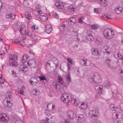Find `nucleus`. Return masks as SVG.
Masks as SVG:
<instances>
[{
	"label": "nucleus",
	"instance_id": "2",
	"mask_svg": "<svg viewBox=\"0 0 123 123\" xmlns=\"http://www.w3.org/2000/svg\"><path fill=\"white\" fill-rule=\"evenodd\" d=\"M13 93L12 92V91H10L7 92L5 94V96L7 98H8L6 100L7 104L4 105V107L6 108L9 111L11 110V107L12 105V102L11 101V98Z\"/></svg>",
	"mask_w": 123,
	"mask_h": 123
},
{
	"label": "nucleus",
	"instance_id": "47",
	"mask_svg": "<svg viewBox=\"0 0 123 123\" xmlns=\"http://www.w3.org/2000/svg\"><path fill=\"white\" fill-rule=\"evenodd\" d=\"M4 81H5L4 80L3 78H2V75L0 74V83H2Z\"/></svg>",
	"mask_w": 123,
	"mask_h": 123
},
{
	"label": "nucleus",
	"instance_id": "13",
	"mask_svg": "<svg viewBox=\"0 0 123 123\" xmlns=\"http://www.w3.org/2000/svg\"><path fill=\"white\" fill-rule=\"evenodd\" d=\"M99 77V74L98 73H96L92 74L91 76L89 78V80L91 82L94 81V78L96 79Z\"/></svg>",
	"mask_w": 123,
	"mask_h": 123
},
{
	"label": "nucleus",
	"instance_id": "35",
	"mask_svg": "<svg viewBox=\"0 0 123 123\" xmlns=\"http://www.w3.org/2000/svg\"><path fill=\"white\" fill-rule=\"evenodd\" d=\"M103 17L104 18H106L108 19L112 18L111 16L109 14H105L103 15Z\"/></svg>",
	"mask_w": 123,
	"mask_h": 123
},
{
	"label": "nucleus",
	"instance_id": "23",
	"mask_svg": "<svg viewBox=\"0 0 123 123\" xmlns=\"http://www.w3.org/2000/svg\"><path fill=\"white\" fill-rule=\"evenodd\" d=\"M99 3L102 6H105L107 5L106 0H98Z\"/></svg>",
	"mask_w": 123,
	"mask_h": 123
},
{
	"label": "nucleus",
	"instance_id": "49",
	"mask_svg": "<svg viewBox=\"0 0 123 123\" xmlns=\"http://www.w3.org/2000/svg\"><path fill=\"white\" fill-rule=\"evenodd\" d=\"M52 16L53 17V18H58L59 16L56 13H54L52 14Z\"/></svg>",
	"mask_w": 123,
	"mask_h": 123
},
{
	"label": "nucleus",
	"instance_id": "51",
	"mask_svg": "<svg viewBox=\"0 0 123 123\" xmlns=\"http://www.w3.org/2000/svg\"><path fill=\"white\" fill-rule=\"evenodd\" d=\"M67 66L68 70V71H69L71 69V66L70 64L69 63H67Z\"/></svg>",
	"mask_w": 123,
	"mask_h": 123
},
{
	"label": "nucleus",
	"instance_id": "18",
	"mask_svg": "<svg viewBox=\"0 0 123 123\" xmlns=\"http://www.w3.org/2000/svg\"><path fill=\"white\" fill-rule=\"evenodd\" d=\"M55 5L57 8L58 9H61L63 8V4L61 2H56L55 3Z\"/></svg>",
	"mask_w": 123,
	"mask_h": 123
},
{
	"label": "nucleus",
	"instance_id": "45",
	"mask_svg": "<svg viewBox=\"0 0 123 123\" xmlns=\"http://www.w3.org/2000/svg\"><path fill=\"white\" fill-rule=\"evenodd\" d=\"M94 12L97 13H99L100 12V10L98 8H94Z\"/></svg>",
	"mask_w": 123,
	"mask_h": 123
},
{
	"label": "nucleus",
	"instance_id": "15",
	"mask_svg": "<svg viewBox=\"0 0 123 123\" xmlns=\"http://www.w3.org/2000/svg\"><path fill=\"white\" fill-rule=\"evenodd\" d=\"M76 118L79 122H82L84 119V115L81 114L77 115L76 116Z\"/></svg>",
	"mask_w": 123,
	"mask_h": 123
},
{
	"label": "nucleus",
	"instance_id": "27",
	"mask_svg": "<svg viewBox=\"0 0 123 123\" xmlns=\"http://www.w3.org/2000/svg\"><path fill=\"white\" fill-rule=\"evenodd\" d=\"M70 74V72H68L67 74L66 77V78L67 81V84H69L71 81V79Z\"/></svg>",
	"mask_w": 123,
	"mask_h": 123
},
{
	"label": "nucleus",
	"instance_id": "59",
	"mask_svg": "<svg viewBox=\"0 0 123 123\" xmlns=\"http://www.w3.org/2000/svg\"><path fill=\"white\" fill-rule=\"evenodd\" d=\"M37 13L38 14L40 15L42 14V12L40 10H39L37 11Z\"/></svg>",
	"mask_w": 123,
	"mask_h": 123
},
{
	"label": "nucleus",
	"instance_id": "48",
	"mask_svg": "<svg viewBox=\"0 0 123 123\" xmlns=\"http://www.w3.org/2000/svg\"><path fill=\"white\" fill-rule=\"evenodd\" d=\"M91 27L93 30H96L97 29V26L95 25H91Z\"/></svg>",
	"mask_w": 123,
	"mask_h": 123
},
{
	"label": "nucleus",
	"instance_id": "1",
	"mask_svg": "<svg viewBox=\"0 0 123 123\" xmlns=\"http://www.w3.org/2000/svg\"><path fill=\"white\" fill-rule=\"evenodd\" d=\"M61 100L65 103H67L70 101L75 106L78 105L80 103L79 101H77L76 97L75 96H72L70 97L68 94L64 93L61 96Z\"/></svg>",
	"mask_w": 123,
	"mask_h": 123
},
{
	"label": "nucleus",
	"instance_id": "12",
	"mask_svg": "<svg viewBox=\"0 0 123 123\" xmlns=\"http://www.w3.org/2000/svg\"><path fill=\"white\" fill-rule=\"evenodd\" d=\"M45 29L46 32L48 34L50 33L52 30L51 26L49 24H47L46 25Z\"/></svg>",
	"mask_w": 123,
	"mask_h": 123
},
{
	"label": "nucleus",
	"instance_id": "43",
	"mask_svg": "<svg viewBox=\"0 0 123 123\" xmlns=\"http://www.w3.org/2000/svg\"><path fill=\"white\" fill-rule=\"evenodd\" d=\"M55 92L54 90H52L50 91L49 94V95L50 97L53 96L55 95Z\"/></svg>",
	"mask_w": 123,
	"mask_h": 123
},
{
	"label": "nucleus",
	"instance_id": "57",
	"mask_svg": "<svg viewBox=\"0 0 123 123\" xmlns=\"http://www.w3.org/2000/svg\"><path fill=\"white\" fill-rule=\"evenodd\" d=\"M114 114L115 115L116 118H118L119 115V113H116V112H115L114 113Z\"/></svg>",
	"mask_w": 123,
	"mask_h": 123
},
{
	"label": "nucleus",
	"instance_id": "17",
	"mask_svg": "<svg viewBox=\"0 0 123 123\" xmlns=\"http://www.w3.org/2000/svg\"><path fill=\"white\" fill-rule=\"evenodd\" d=\"M75 116V115L74 112L72 111H69L68 113L67 117L69 118L72 119Z\"/></svg>",
	"mask_w": 123,
	"mask_h": 123
},
{
	"label": "nucleus",
	"instance_id": "5",
	"mask_svg": "<svg viewBox=\"0 0 123 123\" xmlns=\"http://www.w3.org/2000/svg\"><path fill=\"white\" fill-rule=\"evenodd\" d=\"M98 112L96 111L95 109L93 110L92 111H90L88 113L89 116L94 119H96L97 117V114Z\"/></svg>",
	"mask_w": 123,
	"mask_h": 123
},
{
	"label": "nucleus",
	"instance_id": "54",
	"mask_svg": "<svg viewBox=\"0 0 123 123\" xmlns=\"http://www.w3.org/2000/svg\"><path fill=\"white\" fill-rule=\"evenodd\" d=\"M20 40L18 39H14V41H13V42H14V43H17L18 44H19Z\"/></svg>",
	"mask_w": 123,
	"mask_h": 123
},
{
	"label": "nucleus",
	"instance_id": "37",
	"mask_svg": "<svg viewBox=\"0 0 123 123\" xmlns=\"http://www.w3.org/2000/svg\"><path fill=\"white\" fill-rule=\"evenodd\" d=\"M33 79V78H31L29 80L30 84L32 85H35L37 83V81H34L33 80H32V79Z\"/></svg>",
	"mask_w": 123,
	"mask_h": 123
},
{
	"label": "nucleus",
	"instance_id": "8",
	"mask_svg": "<svg viewBox=\"0 0 123 123\" xmlns=\"http://www.w3.org/2000/svg\"><path fill=\"white\" fill-rule=\"evenodd\" d=\"M53 85L55 89L57 90H59L61 88V85L58 81H54L53 83Z\"/></svg>",
	"mask_w": 123,
	"mask_h": 123
},
{
	"label": "nucleus",
	"instance_id": "31",
	"mask_svg": "<svg viewBox=\"0 0 123 123\" xmlns=\"http://www.w3.org/2000/svg\"><path fill=\"white\" fill-rule=\"evenodd\" d=\"M96 44L98 45H101L103 43V40L101 38L99 39L97 38L96 39V40L95 41Z\"/></svg>",
	"mask_w": 123,
	"mask_h": 123
},
{
	"label": "nucleus",
	"instance_id": "52",
	"mask_svg": "<svg viewBox=\"0 0 123 123\" xmlns=\"http://www.w3.org/2000/svg\"><path fill=\"white\" fill-rule=\"evenodd\" d=\"M111 61V60L109 59V58H107L106 59V62L108 64V65L109 66L110 65V64H109L110 62Z\"/></svg>",
	"mask_w": 123,
	"mask_h": 123
},
{
	"label": "nucleus",
	"instance_id": "33",
	"mask_svg": "<svg viewBox=\"0 0 123 123\" xmlns=\"http://www.w3.org/2000/svg\"><path fill=\"white\" fill-rule=\"evenodd\" d=\"M119 53L117 51L115 52L114 54V57L116 58L118 60L120 58V56H119Z\"/></svg>",
	"mask_w": 123,
	"mask_h": 123
},
{
	"label": "nucleus",
	"instance_id": "29",
	"mask_svg": "<svg viewBox=\"0 0 123 123\" xmlns=\"http://www.w3.org/2000/svg\"><path fill=\"white\" fill-rule=\"evenodd\" d=\"M87 106V103H86L84 102L81 104L80 107L81 109H86Z\"/></svg>",
	"mask_w": 123,
	"mask_h": 123
},
{
	"label": "nucleus",
	"instance_id": "41",
	"mask_svg": "<svg viewBox=\"0 0 123 123\" xmlns=\"http://www.w3.org/2000/svg\"><path fill=\"white\" fill-rule=\"evenodd\" d=\"M72 34L73 35L75 36L76 37V39L77 40H79V39L77 37L78 35V32L77 31H73L72 32Z\"/></svg>",
	"mask_w": 123,
	"mask_h": 123
},
{
	"label": "nucleus",
	"instance_id": "46",
	"mask_svg": "<svg viewBox=\"0 0 123 123\" xmlns=\"http://www.w3.org/2000/svg\"><path fill=\"white\" fill-rule=\"evenodd\" d=\"M40 75V76H37V77L40 78V80H46V78H45L44 76H42V75Z\"/></svg>",
	"mask_w": 123,
	"mask_h": 123
},
{
	"label": "nucleus",
	"instance_id": "6",
	"mask_svg": "<svg viewBox=\"0 0 123 123\" xmlns=\"http://www.w3.org/2000/svg\"><path fill=\"white\" fill-rule=\"evenodd\" d=\"M37 60L36 59H31L27 62V64L31 68H34L37 65Z\"/></svg>",
	"mask_w": 123,
	"mask_h": 123
},
{
	"label": "nucleus",
	"instance_id": "36",
	"mask_svg": "<svg viewBox=\"0 0 123 123\" xmlns=\"http://www.w3.org/2000/svg\"><path fill=\"white\" fill-rule=\"evenodd\" d=\"M58 82L60 83L61 84V85H62L63 83V81L62 78L61 76H59L58 77Z\"/></svg>",
	"mask_w": 123,
	"mask_h": 123
},
{
	"label": "nucleus",
	"instance_id": "64",
	"mask_svg": "<svg viewBox=\"0 0 123 123\" xmlns=\"http://www.w3.org/2000/svg\"><path fill=\"white\" fill-rule=\"evenodd\" d=\"M12 75L14 76H15L16 75V73L15 72H14V71H12Z\"/></svg>",
	"mask_w": 123,
	"mask_h": 123
},
{
	"label": "nucleus",
	"instance_id": "20",
	"mask_svg": "<svg viewBox=\"0 0 123 123\" xmlns=\"http://www.w3.org/2000/svg\"><path fill=\"white\" fill-rule=\"evenodd\" d=\"M102 86H100L98 84H97L95 86V90L97 91H99L98 92L101 94L102 92Z\"/></svg>",
	"mask_w": 123,
	"mask_h": 123
},
{
	"label": "nucleus",
	"instance_id": "32",
	"mask_svg": "<svg viewBox=\"0 0 123 123\" xmlns=\"http://www.w3.org/2000/svg\"><path fill=\"white\" fill-rule=\"evenodd\" d=\"M37 36H35L34 35H32L30 37L31 40L37 42Z\"/></svg>",
	"mask_w": 123,
	"mask_h": 123
},
{
	"label": "nucleus",
	"instance_id": "44",
	"mask_svg": "<svg viewBox=\"0 0 123 123\" xmlns=\"http://www.w3.org/2000/svg\"><path fill=\"white\" fill-rule=\"evenodd\" d=\"M45 114L46 115V117L48 119H49L50 118H52V116L51 115L49 114L48 112H46L45 113Z\"/></svg>",
	"mask_w": 123,
	"mask_h": 123
},
{
	"label": "nucleus",
	"instance_id": "40",
	"mask_svg": "<svg viewBox=\"0 0 123 123\" xmlns=\"http://www.w3.org/2000/svg\"><path fill=\"white\" fill-rule=\"evenodd\" d=\"M39 18L41 20L44 21L47 19V17L41 15L39 16Z\"/></svg>",
	"mask_w": 123,
	"mask_h": 123
},
{
	"label": "nucleus",
	"instance_id": "61",
	"mask_svg": "<svg viewBox=\"0 0 123 123\" xmlns=\"http://www.w3.org/2000/svg\"><path fill=\"white\" fill-rule=\"evenodd\" d=\"M120 74L121 76L122 77H123V73L122 70H121V71L120 72Z\"/></svg>",
	"mask_w": 123,
	"mask_h": 123
},
{
	"label": "nucleus",
	"instance_id": "10",
	"mask_svg": "<svg viewBox=\"0 0 123 123\" xmlns=\"http://www.w3.org/2000/svg\"><path fill=\"white\" fill-rule=\"evenodd\" d=\"M19 67L20 71L24 73L26 72L28 70V68L26 65L21 64Z\"/></svg>",
	"mask_w": 123,
	"mask_h": 123
},
{
	"label": "nucleus",
	"instance_id": "25",
	"mask_svg": "<svg viewBox=\"0 0 123 123\" xmlns=\"http://www.w3.org/2000/svg\"><path fill=\"white\" fill-rule=\"evenodd\" d=\"M28 57V55L26 54H25L23 55L22 57V59L21 61H20V62L21 63H24L26 61Z\"/></svg>",
	"mask_w": 123,
	"mask_h": 123
},
{
	"label": "nucleus",
	"instance_id": "62",
	"mask_svg": "<svg viewBox=\"0 0 123 123\" xmlns=\"http://www.w3.org/2000/svg\"><path fill=\"white\" fill-rule=\"evenodd\" d=\"M24 43V41H21L20 40L19 44L21 45H22Z\"/></svg>",
	"mask_w": 123,
	"mask_h": 123
},
{
	"label": "nucleus",
	"instance_id": "38",
	"mask_svg": "<svg viewBox=\"0 0 123 123\" xmlns=\"http://www.w3.org/2000/svg\"><path fill=\"white\" fill-rule=\"evenodd\" d=\"M25 28L24 27L23 28L21 27L19 30V31L21 34H25Z\"/></svg>",
	"mask_w": 123,
	"mask_h": 123
},
{
	"label": "nucleus",
	"instance_id": "16",
	"mask_svg": "<svg viewBox=\"0 0 123 123\" xmlns=\"http://www.w3.org/2000/svg\"><path fill=\"white\" fill-rule=\"evenodd\" d=\"M91 52L92 55L98 57L99 55V52L97 50V49L94 48H92L91 50Z\"/></svg>",
	"mask_w": 123,
	"mask_h": 123
},
{
	"label": "nucleus",
	"instance_id": "39",
	"mask_svg": "<svg viewBox=\"0 0 123 123\" xmlns=\"http://www.w3.org/2000/svg\"><path fill=\"white\" fill-rule=\"evenodd\" d=\"M67 60L68 62L71 64L74 65L75 64L73 59L71 58H68L67 59Z\"/></svg>",
	"mask_w": 123,
	"mask_h": 123
},
{
	"label": "nucleus",
	"instance_id": "42",
	"mask_svg": "<svg viewBox=\"0 0 123 123\" xmlns=\"http://www.w3.org/2000/svg\"><path fill=\"white\" fill-rule=\"evenodd\" d=\"M25 14L26 16V18L28 20L30 19L31 18V17L29 13L28 12H26L25 13Z\"/></svg>",
	"mask_w": 123,
	"mask_h": 123
},
{
	"label": "nucleus",
	"instance_id": "3",
	"mask_svg": "<svg viewBox=\"0 0 123 123\" xmlns=\"http://www.w3.org/2000/svg\"><path fill=\"white\" fill-rule=\"evenodd\" d=\"M103 34L105 38L110 39L113 37L114 33L113 31L111 29L107 28L104 30Z\"/></svg>",
	"mask_w": 123,
	"mask_h": 123
},
{
	"label": "nucleus",
	"instance_id": "11",
	"mask_svg": "<svg viewBox=\"0 0 123 123\" xmlns=\"http://www.w3.org/2000/svg\"><path fill=\"white\" fill-rule=\"evenodd\" d=\"M84 62L83 65L85 66H89L91 64V61L89 60L86 58H83L80 60V62Z\"/></svg>",
	"mask_w": 123,
	"mask_h": 123
},
{
	"label": "nucleus",
	"instance_id": "30",
	"mask_svg": "<svg viewBox=\"0 0 123 123\" xmlns=\"http://www.w3.org/2000/svg\"><path fill=\"white\" fill-rule=\"evenodd\" d=\"M9 64L10 66L12 67L16 66H17L18 65L17 62L14 61H13L11 62Z\"/></svg>",
	"mask_w": 123,
	"mask_h": 123
},
{
	"label": "nucleus",
	"instance_id": "55",
	"mask_svg": "<svg viewBox=\"0 0 123 123\" xmlns=\"http://www.w3.org/2000/svg\"><path fill=\"white\" fill-rule=\"evenodd\" d=\"M40 123H49V122L45 120H41Z\"/></svg>",
	"mask_w": 123,
	"mask_h": 123
},
{
	"label": "nucleus",
	"instance_id": "14",
	"mask_svg": "<svg viewBox=\"0 0 123 123\" xmlns=\"http://www.w3.org/2000/svg\"><path fill=\"white\" fill-rule=\"evenodd\" d=\"M55 107L54 105L52 103L48 104L46 106L45 110L49 111H51L54 109Z\"/></svg>",
	"mask_w": 123,
	"mask_h": 123
},
{
	"label": "nucleus",
	"instance_id": "21",
	"mask_svg": "<svg viewBox=\"0 0 123 123\" xmlns=\"http://www.w3.org/2000/svg\"><path fill=\"white\" fill-rule=\"evenodd\" d=\"M15 15L13 14L8 13L6 14L5 15V17L6 18H10L11 19L15 18Z\"/></svg>",
	"mask_w": 123,
	"mask_h": 123
},
{
	"label": "nucleus",
	"instance_id": "9",
	"mask_svg": "<svg viewBox=\"0 0 123 123\" xmlns=\"http://www.w3.org/2000/svg\"><path fill=\"white\" fill-rule=\"evenodd\" d=\"M69 23L67 21H64L62 22L60 24V26L61 29L64 30L66 29V28L69 24Z\"/></svg>",
	"mask_w": 123,
	"mask_h": 123
},
{
	"label": "nucleus",
	"instance_id": "63",
	"mask_svg": "<svg viewBox=\"0 0 123 123\" xmlns=\"http://www.w3.org/2000/svg\"><path fill=\"white\" fill-rule=\"evenodd\" d=\"M82 21V20L81 19V18H80L78 20L79 23H81Z\"/></svg>",
	"mask_w": 123,
	"mask_h": 123
},
{
	"label": "nucleus",
	"instance_id": "53",
	"mask_svg": "<svg viewBox=\"0 0 123 123\" xmlns=\"http://www.w3.org/2000/svg\"><path fill=\"white\" fill-rule=\"evenodd\" d=\"M18 93L21 94H23L24 93V91L22 89H20V90L18 91Z\"/></svg>",
	"mask_w": 123,
	"mask_h": 123
},
{
	"label": "nucleus",
	"instance_id": "58",
	"mask_svg": "<svg viewBox=\"0 0 123 123\" xmlns=\"http://www.w3.org/2000/svg\"><path fill=\"white\" fill-rule=\"evenodd\" d=\"M32 35L31 34V32L30 31L28 32L26 34V35H28L30 37Z\"/></svg>",
	"mask_w": 123,
	"mask_h": 123
},
{
	"label": "nucleus",
	"instance_id": "26",
	"mask_svg": "<svg viewBox=\"0 0 123 123\" xmlns=\"http://www.w3.org/2000/svg\"><path fill=\"white\" fill-rule=\"evenodd\" d=\"M17 59V56L13 54L9 56V60L11 62V60L12 61H15Z\"/></svg>",
	"mask_w": 123,
	"mask_h": 123
},
{
	"label": "nucleus",
	"instance_id": "60",
	"mask_svg": "<svg viewBox=\"0 0 123 123\" xmlns=\"http://www.w3.org/2000/svg\"><path fill=\"white\" fill-rule=\"evenodd\" d=\"M113 97L114 99L115 100H116L117 98V97L116 95L115 94H114L113 95Z\"/></svg>",
	"mask_w": 123,
	"mask_h": 123
},
{
	"label": "nucleus",
	"instance_id": "24",
	"mask_svg": "<svg viewBox=\"0 0 123 123\" xmlns=\"http://www.w3.org/2000/svg\"><path fill=\"white\" fill-rule=\"evenodd\" d=\"M105 51L104 52L107 53L108 54H109L111 52V48L110 47L108 46H106L104 47Z\"/></svg>",
	"mask_w": 123,
	"mask_h": 123
},
{
	"label": "nucleus",
	"instance_id": "7",
	"mask_svg": "<svg viewBox=\"0 0 123 123\" xmlns=\"http://www.w3.org/2000/svg\"><path fill=\"white\" fill-rule=\"evenodd\" d=\"M8 117H6V115L5 114L2 113L0 114V121L7 122L8 121Z\"/></svg>",
	"mask_w": 123,
	"mask_h": 123
},
{
	"label": "nucleus",
	"instance_id": "28",
	"mask_svg": "<svg viewBox=\"0 0 123 123\" xmlns=\"http://www.w3.org/2000/svg\"><path fill=\"white\" fill-rule=\"evenodd\" d=\"M68 10L72 13H74L76 10V8L72 5L68 7Z\"/></svg>",
	"mask_w": 123,
	"mask_h": 123
},
{
	"label": "nucleus",
	"instance_id": "22",
	"mask_svg": "<svg viewBox=\"0 0 123 123\" xmlns=\"http://www.w3.org/2000/svg\"><path fill=\"white\" fill-rule=\"evenodd\" d=\"M115 12L117 14H119L122 12V8L120 7H115L114 9Z\"/></svg>",
	"mask_w": 123,
	"mask_h": 123
},
{
	"label": "nucleus",
	"instance_id": "56",
	"mask_svg": "<svg viewBox=\"0 0 123 123\" xmlns=\"http://www.w3.org/2000/svg\"><path fill=\"white\" fill-rule=\"evenodd\" d=\"M5 48L6 49V52H7L9 50L8 49L9 48V46H8V45H6L5 46Z\"/></svg>",
	"mask_w": 123,
	"mask_h": 123
},
{
	"label": "nucleus",
	"instance_id": "4",
	"mask_svg": "<svg viewBox=\"0 0 123 123\" xmlns=\"http://www.w3.org/2000/svg\"><path fill=\"white\" fill-rule=\"evenodd\" d=\"M94 35V34L91 31H88L87 32L86 39L89 41L92 40L93 39Z\"/></svg>",
	"mask_w": 123,
	"mask_h": 123
},
{
	"label": "nucleus",
	"instance_id": "19",
	"mask_svg": "<svg viewBox=\"0 0 123 123\" xmlns=\"http://www.w3.org/2000/svg\"><path fill=\"white\" fill-rule=\"evenodd\" d=\"M68 23L71 25H74L76 21V18L75 17H70L68 19Z\"/></svg>",
	"mask_w": 123,
	"mask_h": 123
},
{
	"label": "nucleus",
	"instance_id": "50",
	"mask_svg": "<svg viewBox=\"0 0 123 123\" xmlns=\"http://www.w3.org/2000/svg\"><path fill=\"white\" fill-rule=\"evenodd\" d=\"M32 92V93L35 95H37V92H37L36 90L35 89L33 90Z\"/></svg>",
	"mask_w": 123,
	"mask_h": 123
},
{
	"label": "nucleus",
	"instance_id": "34",
	"mask_svg": "<svg viewBox=\"0 0 123 123\" xmlns=\"http://www.w3.org/2000/svg\"><path fill=\"white\" fill-rule=\"evenodd\" d=\"M110 108L113 111H116L117 109V107L113 104H111L110 106Z\"/></svg>",
	"mask_w": 123,
	"mask_h": 123
}]
</instances>
